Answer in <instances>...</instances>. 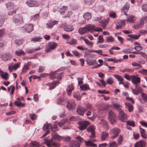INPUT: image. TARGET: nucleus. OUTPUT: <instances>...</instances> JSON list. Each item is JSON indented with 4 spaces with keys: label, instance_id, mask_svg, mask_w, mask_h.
Returning a JSON list of instances; mask_svg holds the SVG:
<instances>
[{
    "label": "nucleus",
    "instance_id": "nucleus-1",
    "mask_svg": "<svg viewBox=\"0 0 147 147\" xmlns=\"http://www.w3.org/2000/svg\"><path fill=\"white\" fill-rule=\"evenodd\" d=\"M94 28L95 26L94 25H86L85 27L79 28L78 30V32L80 34H83L92 30Z\"/></svg>",
    "mask_w": 147,
    "mask_h": 147
},
{
    "label": "nucleus",
    "instance_id": "nucleus-2",
    "mask_svg": "<svg viewBox=\"0 0 147 147\" xmlns=\"http://www.w3.org/2000/svg\"><path fill=\"white\" fill-rule=\"evenodd\" d=\"M96 137L95 135V132L91 133V135L90 136V140L85 141V143L86 146H93L94 147H96V144L93 143L92 142H95L96 140H93V139L95 138Z\"/></svg>",
    "mask_w": 147,
    "mask_h": 147
},
{
    "label": "nucleus",
    "instance_id": "nucleus-3",
    "mask_svg": "<svg viewBox=\"0 0 147 147\" xmlns=\"http://www.w3.org/2000/svg\"><path fill=\"white\" fill-rule=\"evenodd\" d=\"M48 45V46H46L45 49V51L47 52H50L51 50L55 49L57 46V44L53 42H50Z\"/></svg>",
    "mask_w": 147,
    "mask_h": 147
},
{
    "label": "nucleus",
    "instance_id": "nucleus-4",
    "mask_svg": "<svg viewBox=\"0 0 147 147\" xmlns=\"http://www.w3.org/2000/svg\"><path fill=\"white\" fill-rule=\"evenodd\" d=\"M78 123L80 125L78 127L80 130H82L85 129L90 124L89 121L84 120L80 121Z\"/></svg>",
    "mask_w": 147,
    "mask_h": 147
},
{
    "label": "nucleus",
    "instance_id": "nucleus-5",
    "mask_svg": "<svg viewBox=\"0 0 147 147\" xmlns=\"http://www.w3.org/2000/svg\"><path fill=\"white\" fill-rule=\"evenodd\" d=\"M15 23L17 24H20L23 22L22 16L19 14H16L14 16L13 19Z\"/></svg>",
    "mask_w": 147,
    "mask_h": 147
},
{
    "label": "nucleus",
    "instance_id": "nucleus-6",
    "mask_svg": "<svg viewBox=\"0 0 147 147\" xmlns=\"http://www.w3.org/2000/svg\"><path fill=\"white\" fill-rule=\"evenodd\" d=\"M111 132L112 134L111 138H114L118 136L120 133V131L119 128H114L112 129Z\"/></svg>",
    "mask_w": 147,
    "mask_h": 147
},
{
    "label": "nucleus",
    "instance_id": "nucleus-7",
    "mask_svg": "<svg viewBox=\"0 0 147 147\" xmlns=\"http://www.w3.org/2000/svg\"><path fill=\"white\" fill-rule=\"evenodd\" d=\"M33 25L30 24L26 25L23 28L25 29V31L28 33H30L34 29Z\"/></svg>",
    "mask_w": 147,
    "mask_h": 147
},
{
    "label": "nucleus",
    "instance_id": "nucleus-8",
    "mask_svg": "<svg viewBox=\"0 0 147 147\" xmlns=\"http://www.w3.org/2000/svg\"><path fill=\"white\" fill-rule=\"evenodd\" d=\"M67 107L68 110L73 109L76 107L75 101L73 100H69L67 105Z\"/></svg>",
    "mask_w": 147,
    "mask_h": 147
},
{
    "label": "nucleus",
    "instance_id": "nucleus-9",
    "mask_svg": "<svg viewBox=\"0 0 147 147\" xmlns=\"http://www.w3.org/2000/svg\"><path fill=\"white\" fill-rule=\"evenodd\" d=\"M31 63V61H28L27 63H25L24 64L22 70V74L25 73L29 69Z\"/></svg>",
    "mask_w": 147,
    "mask_h": 147
},
{
    "label": "nucleus",
    "instance_id": "nucleus-10",
    "mask_svg": "<svg viewBox=\"0 0 147 147\" xmlns=\"http://www.w3.org/2000/svg\"><path fill=\"white\" fill-rule=\"evenodd\" d=\"M86 111V109L81 106L78 105L76 111L77 113L81 115H83Z\"/></svg>",
    "mask_w": 147,
    "mask_h": 147
},
{
    "label": "nucleus",
    "instance_id": "nucleus-11",
    "mask_svg": "<svg viewBox=\"0 0 147 147\" xmlns=\"http://www.w3.org/2000/svg\"><path fill=\"white\" fill-rule=\"evenodd\" d=\"M146 144V143L145 141L141 140L136 143L134 147H145Z\"/></svg>",
    "mask_w": 147,
    "mask_h": 147
},
{
    "label": "nucleus",
    "instance_id": "nucleus-12",
    "mask_svg": "<svg viewBox=\"0 0 147 147\" xmlns=\"http://www.w3.org/2000/svg\"><path fill=\"white\" fill-rule=\"evenodd\" d=\"M132 77V81L134 84L136 85L140 83V78L139 77L135 75L133 76Z\"/></svg>",
    "mask_w": 147,
    "mask_h": 147
},
{
    "label": "nucleus",
    "instance_id": "nucleus-13",
    "mask_svg": "<svg viewBox=\"0 0 147 147\" xmlns=\"http://www.w3.org/2000/svg\"><path fill=\"white\" fill-rule=\"evenodd\" d=\"M58 21L55 20H51L49 21L46 24L47 27L48 28H51L55 24H57Z\"/></svg>",
    "mask_w": 147,
    "mask_h": 147
},
{
    "label": "nucleus",
    "instance_id": "nucleus-14",
    "mask_svg": "<svg viewBox=\"0 0 147 147\" xmlns=\"http://www.w3.org/2000/svg\"><path fill=\"white\" fill-rule=\"evenodd\" d=\"M119 118L120 119H127L128 117L127 114L125 113L122 110L119 111Z\"/></svg>",
    "mask_w": 147,
    "mask_h": 147
},
{
    "label": "nucleus",
    "instance_id": "nucleus-15",
    "mask_svg": "<svg viewBox=\"0 0 147 147\" xmlns=\"http://www.w3.org/2000/svg\"><path fill=\"white\" fill-rule=\"evenodd\" d=\"M26 4L30 7H34L38 5V3L36 1H32L28 0L26 1Z\"/></svg>",
    "mask_w": 147,
    "mask_h": 147
},
{
    "label": "nucleus",
    "instance_id": "nucleus-16",
    "mask_svg": "<svg viewBox=\"0 0 147 147\" xmlns=\"http://www.w3.org/2000/svg\"><path fill=\"white\" fill-rule=\"evenodd\" d=\"M59 82L58 81H53L51 83H49L47 84L48 86H49V89L51 90L53 89L56 86L57 84H59Z\"/></svg>",
    "mask_w": 147,
    "mask_h": 147
},
{
    "label": "nucleus",
    "instance_id": "nucleus-17",
    "mask_svg": "<svg viewBox=\"0 0 147 147\" xmlns=\"http://www.w3.org/2000/svg\"><path fill=\"white\" fill-rule=\"evenodd\" d=\"M116 117L115 113L112 111H110L108 113V117L109 119H114Z\"/></svg>",
    "mask_w": 147,
    "mask_h": 147
},
{
    "label": "nucleus",
    "instance_id": "nucleus-18",
    "mask_svg": "<svg viewBox=\"0 0 147 147\" xmlns=\"http://www.w3.org/2000/svg\"><path fill=\"white\" fill-rule=\"evenodd\" d=\"M12 57V55L9 54H4L2 55V59L5 61L10 60Z\"/></svg>",
    "mask_w": 147,
    "mask_h": 147
},
{
    "label": "nucleus",
    "instance_id": "nucleus-19",
    "mask_svg": "<svg viewBox=\"0 0 147 147\" xmlns=\"http://www.w3.org/2000/svg\"><path fill=\"white\" fill-rule=\"evenodd\" d=\"M17 99L18 100L15 101L14 102L15 105L18 107H24L25 106V103L21 102V99L20 98H18Z\"/></svg>",
    "mask_w": 147,
    "mask_h": 147
},
{
    "label": "nucleus",
    "instance_id": "nucleus-20",
    "mask_svg": "<svg viewBox=\"0 0 147 147\" xmlns=\"http://www.w3.org/2000/svg\"><path fill=\"white\" fill-rule=\"evenodd\" d=\"M132 90L134 94L137 95L139 93H141L142 91L140 87H137L136 86L135 89H132Z\"/></svg>",
    "mask_w": 147,
    "mask_h": 147
},
{
    "label": "nucleus",
    "instance_id": "nucleus-21",
    "mask_svg": "<svg viewBox=\"0 0 147 147\" xmlns=\"http://www.w3.org/2000/svg\"><path fill=\"white\" fill-rule=\"evenodd\" d=\"M7 8L9 10H12L14 9L15 7L14 4L11 2H8L5 4Z\"/></svg>",
    "mask_w": 147,
    "mask_h": 147
},
{
    "label": "nucleus",
    "instance_id": "nucleus-22",
    "mask_svg": "<svg viewBox=\"0 0 147 147\" xmlns=\"http://www.w3.org/2000/svg\"><path fill=\"white\" fill-rule=\"evenodd\" d=\"M57 124H58L57 122V121H56L55 122L53 125H52L51 124L50 129L51 131H55L58 130V127L57 125Z\"/></svg>",
    "mask_w": 147,
    "mask_h": 147
},
{
    "label": "nucleus",
    "instance_id": "nucleus-23",
    "mask_svg": "<svg viewBox=\"0 0 147 147\" xmlns=\"http://www.w3.org/2000/svg\"><path fill=\"white\" fill-rule=\"evenodd\" d=\"M74 87L72 84H71L69 85L68 86L66 90V91L69 95H70L72 91L74 90Z\"/></svg>",
    "mask_w": 147,
    "mask_h": 147
},
{
    "label": "nucleus",
    "instance_id": "nucleus-24",
    "mask_svg": "<svg viewBox=\"0 0 147 147\" xmlns=\"http://www.w3.org/2000/svg\"><path fill=\"white\" fill-rule=\"evenodd\" d=\"M80 88L83 90H88L90 89V88L88 84H85L80 86Z\"/></svg>",
    "mask_w": 147,
    "mask_h": 147
},
{
    "label": "nucleus",
    "instance_id": "nucleus-25",
    "mask_svg": "<svg viewBox=\"0 0 147 147\" xmlns=\"http://www.w3.org/2000/svg\"><path fill=\"white\" fill-rule=\"evenodd\" d=\"M0 75L1 77L5 80H7L8 79V74L6 72H4L2 71L0 72Z\"/></svg>",
    "mask_w": 147,
    "mask_h": 147
},
{
    "label": "nucleus",
    "instance_id": "nucleus-26",
    "mask_svg": "<svg viewBox=\"0 0 147 147\" xmlns=\"http://www.w3.org/2000/svg\"><path fill=\"white\" fill-rule=\"evenodd\" d=\"M129 7V4H126L122 9V12H123L125 15L126 16L127 15V14H126V12L128 11Z\"/></svg>",
    "mask_w": 147,
    "mask_h": 147
},
{
    "label": "nucleus",
    "instance_id": "nucleus-27",
    "mask_svg": "<svg viewBox=\"0 0 147 147\" xmlns=\"http://www.w3.org/2000/svg\"><path fill=\"white\" fill-rule=\"evenodd\" d=\"M139 128L142 137L145 139L147 138V136L146 134V131L145 129H142L140 127H139Z\"/></svg>",
    "mask_w": 147,
    "mask_h": 147
},
{
    "label": "nucleus",
    "instance_id": "nucleus-28",
    "mask_svg": "<svg viewBox=\"0 0 147 147\" xmlns=\"http://www.w3.org/2000/svg\"><path fill=\"white\" fill-rule=\"evenodd\" d=\"M57 103L59 105H64L66 103V101L64 98H60L57 100Z\"/></svg>",
    "mask_w": 147,
    "mask_h": 147
},
{
    "label": "nucleus",
    "instance_id": "nucleus-29",
    "mask_svg": "<svg viewBox=\"0 0 147 147\" xmlns=\"http://www.w3.org/2000/svg\"><path fill=\"white\" fill-rule=\"evenodd\" d=\"M52 138L53 139L58 141H59L61 139V137L56 133L54 134L52 136Z\"/></svg>",
    "mask_w": 147,
    "mask_h": 147
},
{
    "label": "nucleus",
    "instance_id": "nucleus-30",
    "mask_svg": "<svg viewBox=\"0 0 147 147\" xmlns=\"http://www.w3.org/2000/svg\"><path fill=\"white\" fill-rule=\"evenodd\" d=\"M134 16L132 15L129 16L127 18V21L130 23H134L135 21L134 19Z\"/></svg>",
    "mask_w": 147,
    "mask_h": 147
},
{
    "label": "nucleus",
    "instance_id": "nucleus-31",
    "mask_svg": "<svg viewBox=\"0 0 147 147\" xmlns=\"http://www.w3.org/2000/svg\"><path fill=\"white\" fill-rule=\"evenodd\" d=\"M125 105L126 107L128 109L129 112H131L133 110L134 107L133 106L129 103H126Z\"/></svg>",
    "mask_w": 147,
    "mask_h": 147
},
{
    "label": "nucleus",
    "instance_id": "nucleus-32",
    "mask_svg": "<svg viewBox=\"0 0 147 147\" xmlns=\"http://www.w3.org/2000/svg\"><path fill=\"white\" fill-rule=\"evenodd\" d=\"M108 133L106 132L103 131L102 132L101 135V139L103 141L105 140L106 138L108 137Z\"/></svg>",
    "mask_w": 147,
    "mask_h": 147
},
{
    "label": "nucleus",
    "instance_id": "nucleus-33",
    "mask_svg": "<svg viewBox=\"0 0 147 147\" xmlns=\"http://www.w3.org/2000/svg\"><path fill=\"white\" fill-rule=\"evenodd\" d=\"M64 30L67 32L71 31L74 30V28L72 26L67 25L65 27Z\"/></svg>",
    "mask_w": 147,
    "mask_h": 147
},
{
    "label": "nucleus",
    "instance_id": "nucleus-34",
    "mask_svg": "<svg viewBox=\"0 0 147 147\" xmlns=\"http://www.w3.org/2000/svg\"><path fill=\"white\" fill-rule=\"evenodd\" d=\"M81 39H83L85 43L87 45L92 46L93 45L92 42L89 41L88 39L85 38H84L83 37L81 38Z\"/></svg>",
    "mask_w": 147,
    "mask_h": 147
},
{
    "label": "nucleus",
    "instance_id": "nucleus-35",
    "mask_svg": "<svg viewBox=\"0 0 147 147\" xmlns=\"http://www.w3.org/2000/svg\"><path fill=\"white\" fill-rule=\"evenodd\" d=\"M74 97L77 100H79L80 99L81 97L80 94L77 92H75L73 93Z\"/></svg>",
    "mask_w": 147,
    "mask_h": 147
},
{
    "label": "nucleus",
    "instance_id": "nucleus-36",
    "mask_svg": "<svg viewBox=\"0 0 147 147\" xmlns=\"http://www.w3.org/2000/svg\"><path fill=\"white\" fill-rule=\"evenodd\" d=\"M30 147H39V145L38 142H36L35 141H32L30 142Z\"/></svg>",
    "mask_w": 147,
    "mask_h": 147
},
{
    "label": "nucleus",
    "instance_id": "nucleus-37",
    "mask_svg": "<svg viewBox=\"0 0 147 147\" xmlns=\"http://www.w3.org/2000/svg\"><path fill=\"white\" fill-rule=\"evenodd\" d=\"M83 17L86 20H89L91 18V14L90 13H86L83 15Z\"/></svg>",
    "mask_w": 147,
    "mask_h": 147
},
{
    "label": "nucleus",
    "instance_id": "nucleus-38",
    "mask_svg": "<svg viewBox=\"0 0 147 147\" xmlns=\"http://www.w3.org/2000/svg\"><path fill=\"white\" fill-rule=\"evenodd\" d=\"M144 22H147V16H145L142 17L140 20V25L143 26L144 24Z\"/></svg>",
    "mask_w": 147,
    "mask_h": 147
},
{
    "label": "nucleus",
    "instance_id": "nucleus-39",
    "mask_svg": "<svg viewBox=\"0 0 147 147\" xmlns=\"http://www.w3.org/2000/svg\"><path fill=\"white\" fill-rule=\"evenodd\" d=\"M16 55L18 56L24 55L25 53L22 50H18L15 52Z\"/></svg>",
    "mask_w": 147,
    "mask_h": 147
},
{
    "label": "nucleus",
    "instance_id": "nucleus-40",
    "mask_svg": "<svg viewBox=\"0 0 147 147\" xmlns=\"http://www.w3.org/2000/svg\"><path fill=\"white\" fill-rule=\"evenodd\" d=\"M77 42V40L74 38H72L69 42H67V44H70L71 45H75L76 44Z\"/></svg>",
    "mask_w": 147,
    "mask_h": 147
},
{
    "label": "nucleus",
    "instance_id": "nucleus-41",
    "mask_svg": "<svg viewBox=\"0 0 147 147\" xmlns=\"http://www.w3.org/2000/svg\"><path fill=\"white\" fill-rule=\"evenodd\" d=\"M56 72H51L49 74V78L51 79H54L56 78Z\"/></svg>",
    "mask_w": 147,
    "mask_h": 147
},
{
    "label": "nucleus",
    "instance_id": "nucleus-42",
    "mask_svg": "<svg viewBox=\"0 0 147 147\" xmlns=\"http://www.w3.org/2000/svg\"><path fill=\"white\" fill-rule=\"evenodd\" d=\"M113 107L116 109H117L119 111L121 110V109L122 106L118 103H113Z\"/></svg>",
    "mask_w": 147,
    "mask_h": 147
},
{
    "label": "nucleus",
    "instance_id": "nucleus-43",
    "mask_svg": "<svg viewBox=\"0 0 147 147\" xmlns=\"http://www.w3.org/2000/svg\"><path fill=\"white\" fill-rule=\"evenodd\" d=\"M71 145L72 147H79L80 145L78 142L73 141L71 142Z\"/></svg>",
    "mask_w": 147,
    "mask_h": 147
},
{
    "label": "nucleus",
    "instance_id": "nucleus-44",
    "mask_svg": "<svg viewBox=\"0 0 147 147\" xmlns=\"http://www.w3.org/2000/svg\"><path fill=\"white\" fill-rule=\"evenodd\" d=\"M109 18L106 20L101 21L102 25L101 26L103 28H105L107 24L109 22Z\"/></svg>",
    "mask_w": 147,
    "mask_h": 147
},
{
    "label": "nucleus",
    "instance_id": "nucleus-45",
    "mask_svg": "<svg viewBox=\"0 0 147 147\" xmlns=\"http://www.w3.org/2000/svg\"><path fill=\"white\" fill-rule=\"evenodd\" d=\"M141 35L139 34L138 35L130 34L128 36L131 38L135 39H138L140 36Z\"/></svg>",
    "mask_w": 147,
    "mask_h": 147
},
{
    "label": "nucleus",
    "instance_id": "nucleus-46",
    "mask_svg": "<svg viewBox=\"0 0 147 147\" xmlns=\"http://www.w3.org/2000/svg\"><path fill=\"white\" fill-rule=\"evenodd\" d=\"M133 50V48H128L123 50V52L124 53L128 54L131 53V51Z\"/></svg>",
    "mask_w": 147,
    "mask_h": 147
},
{
    "label": "nucleus",
    "instance_id": "nucleus-47",
    "mask_svg": "<svg viewBox=\"0 0 147 147\" xmlns=\"http://www.w3.org/2000/svg\"><path fill=\"white\" fill-rule=\"evenodd\" d=\"M98 40L97 42V44H101L102 43L104 42V40L103 39L102 36H99L98 38Z\"/></svg>",
    "mask_w": 147,
    "mask_h": 147
},
{
    "label": "nucleus",
    "instance_id": "nucleus-48",
    "mask_svg": "<svg viewBox=\"0 0 147 147\" xmlns=\"http://www.w3.org/2000/svg\"><path fill=\"white\" fill-rule=\"evenodd\" d=\"M107 82L109 84H112L114 83L113 79L112 77H110L107 80Z\"/></svg>",
    "mask_w": 147,
    "mask_h": 147
},
{
    "label": "nucleus",
    "instance_id": "nucleus-49",
    "mask_svg": "<svg viewBox=\"0 0 147 147\" xmlns=\"http://www.w3.org/2000/svg\"><path fill=\"white\" fill-rule=\"evenodd\" d=\"M51 123L45 124L43 127V129L44 131L47 130L49 128L50 129Z\"/></svg>",
    "mask_w": 147,
    "mask_h": 147
},
{
    "label": "nucleus",
    "instance_id": "nucleus-50",
    "mask_svg": "<svg viewBox=\"0 0 147 147\" xmlns=\"http://www.w3.org/2000/svg\"><path fill=\"white\" fill-rule=\"evenodd\" d=\"M97 61L95 60H89L87 62V64L89 65H93L96 64Z\"/></svg>",
    "mask_w": 147,
    "mask_h": 147
},
{
    "label": "nucleus",
    "instance_id": "nucleus-51",
    "mask_svg": "<svg viewBox=\"0 0 147 147\" xmlns=\"http://www.w3.org/2000/svg\"><path fill=\"white\" fill-rule=\"evenodd\" d=\"M107 61H108L113 62L115 63H117L118 62H121V59H120L119 60H117L115 59L108 58L107 59Z\"/></svg>",
    "mask_w": 147,
    "mask_h": 147
},
{
    "label": "nucleus",
    "instance_id": "nucleus-52",
    "mask_svg": "<svg viewBox=\"0 0 147 147\" xmlns=\"http://www.w3.org/2000/svg\"><path fill=\"white\" fill-rule=\"evenodd\" d=\"M67 6H63L60 10L61 14H64L65 13V11L67 10Z\"/></svg>",
    "mask_w": 147,
    "mask_h": 147
},
{
    "label": "nucleus",
    "instance_id": "nucleus-53",
    "mask_svg": "<svg viewBox=\"0 0 147 147\" xmlns=\"http://www.w3.org/2000/svg\"><path fill=\"white\" fill-rule=\"evenodd\" d=\"M109 108V105H104L101 106V110H106L108 109Z\"/></svg>",
    "mask_w": 147,
    "mask_h": 147
},
{
    "label": "nucleus",
    "instance_id": "nucleus-54",
    "mask_svg": "<svg viewBox=\"0 0 147 147\" xmlns=\"http://www.w3.org/2000/svg\"><path fill=\"white\" fill-rule=\"evenodd\" d=\"M114 41V38L112 36H109L106 39V42H113Z\"/></svg>",
    "mask_w": 147,
    "mask_h": 147
},
{
    "label": "nucleus",
    "instance_id": "nucleus-55",
    "mask_svg": "<svg viewBox=\"0 0 147 147\" xmlns=\"http://www.w3.org/2000/svg\"><path fill=\"white\" fill-rule=\"evenodd\" d=\"M67 121L66 120H61L60 122H57V124L59 126L61 127Z\"/></svg>",
    "mask_w": 147,
    "mask_h": 147
},
{
    "label": "nucleus",
    "instance_id": "nucleus-56",
    "mask_svg": "<svg viewBox=\"0 0 147 147\" xmlns=\"http://www.w3.org/2000/svg\"><path fill=\"white\" fill-rule=\"evenodd\" d=\"M109 16L110 17L113 19L115 18L116 17L115 12L112 11H110L109 13Z\"/></svg>",
    "mask_w": 147,
    "mask_h": 147
},
{
    "label": "nucleus",
    "instance_id": "nucleus-57",
    "mask_svg": "<svg viewBox=\"0 0 147 147\" xmlns=\"http://www.w3.org/2000/svg\"><path fill=\"white\" fill-rule=\"evenodd\" d=\"M115 78L120 82H123L124 79L121 76L118 75H115L114 76Z\"/></svg>",
    "mask_w": 147,
    "mask_h": 147
},
{
    "label": "nucleus",
    "instance_id": "nucleus-58",
    "mask_svg": "<svg viewBox=\"0 0 147 147\" xmlns=\"http://www.w3.org/2000/svg\"><path fill=\"white\" fill-rule=\"evenodd\" d=\"M42 38L41 37H35L31 39V41L36 42H40L41 41Z\"/></svg>",
    "mask_w": 147,
    "mask_h": 147
},
{
    "label": "nucleus",
    "instance_id": "nucleus-59",
    "mask_svg": "<svg viewBox=\"0 0 147 147\" xmlns=\"http://www.w3.org/2000/svg\"><path fill=\"white\" fill-rule=\"evenodd\" d=\"M139 72L142 74L145 75H147V69H142L141 70H140L139 71Z\"/></svg>",
    "mask_w": 147,
    "mask_h": 147
},
{
    "label": "nucleus",
    "instance_id": "nucleus-60",
    "mask_svg": "<svg viewBox=\"0 0 147 147\" xmlns=\"http://www.w3.org/2000/svg\"><path fill=\"white\" fill-rule=\"evenodd\" d=\"M142 97L145 101H147V94L145 93H143L141 94Z\"/></svg>",
    "mask_w": 147,
    "mask_h": 147
},
{
    "label": "nucleus",
    "instance_id": "nucleus-61",
    "mask_svg": "<svg viewBox=\"0 0 147 147\" xmlns=\"http://www.w3.org/2000/svg\"><path fill=\"white\" fill-rule=\"evenodd\" d=\"M123 141V138L122 136L121 135H120L119 136V137L118 140V145H121L122 143V142Z\"/></svg>",
    "mask_w": 147,
    "mask_h": 147
},
{
    "label": "nucleus",
    "instance_id": "nucleus-62",
    "mask_svg": "<svg viewBox=\"0 0 147 147\" xmlns=\"http://www.w3.org/2000/svg\"><path fill=\"white\" fill-rule=\"evenodd\" d=\"M77 79L78 81V85H80L83 83V79L82 78L78 77L77 78Z\"/></svg>",
    "mask_w": 147,
    "mask_h": 147
},
{
    "label": "nucleus",
    "instance_id": "nucleus-63",
    "mask_svg": "<svg viewBox=\"0 0 147 147\" xmlns=\"http://www.w3.org/2000/svg\"><path fill=\"white\" fill-rule=\"evenodd\" d=\"M45 67L42 66H39V68L38 70V72L39 73H41L43 72L45 69Z\"/></svg>",
    "mask_w": 147,
    "mask_h": 147
},
{
    "label": "nucleus",
    "instance_id": "nucleus-64",
    "mask_svg": "<svg viewBox=\"0 0 147 147\" xmlns=\"http://www.w3.org/2000/svg\"><path fill=\"white\" fill-rule=\"evenodd\" d=\"M117 144L115 141L110 143L109 147H117Z\"/></svg>",
    "mask_w": 147,
    "mask_h": 147
}]
</instances>
